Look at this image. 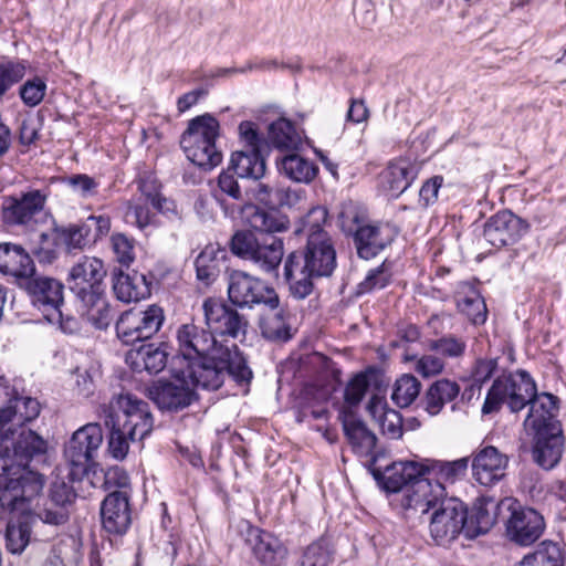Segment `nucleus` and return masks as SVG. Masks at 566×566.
Instances as JSON below:
<instances>
[{
  "mask_svg": "<svg viewBox=\"0 0 566 566\" xmlns=\"http://www.w3.org/2000/svg\"><path fill=\"white\" fill-rule=\"evenodd\" d=\"M328 212L323 207L312 208L302 219V232L307 237L303 252H292L284 263V276L291 294L298 300L307 297L314 289L313 279L328 277L336 269V251L324 230Z\"/></svg>",
  "mask_w": 566,
  "mask_h": 566,
  "instance_id": "f257e3e1",
  "label": "nucleus"
},
{
  "mask_svg": "<svg viewBox=\"0 0 566 566\" xmlns=\"http://www.w3.org/2000/svg\"><path fill=\"white\" fill-rule=\"evenodd\" d=\"M178 373L193 387L206 390L219 389L227 376L233 377L238 382L249 381L252 377L251 369L235 345L185 363L178 367Z\"/></svg>",
  "mask_w": 566,
  "mask_h": 566,
  "instance_id": "f03ea898",
  "label": "nucleus"
},
{
  "mask_svg": "<svg viewBox=\"0 0 566 566\" xmlns=\"http://www.w3.org/2000/svg\"><path fill=\"white\" fill-rule=\"evenodd\" d=\"M220 123L209 113L189 120L180 138V146L187 158L196 166L212 169L222 161V153L217 147Z\"/></svg>",
  "mask_w": 566,
  "mask_h": 566,
  "instance_id": "7ed1b4c3",
  "label": "nucleus"
},
{
  "mask_svg": "<svg viewBox=\"0 0 566 566\" xmlns=\"http://www.w3.org/2000/svg\"><path fill=\"white\" fill-rule=\"evenodd\" d=\"M535 396V381L525 370L499 376L490 387L482 413L497 412L506 403L512 412L521 411Z\"/></svg>",
  "mask_w": 566,
  "mask_h": 566,
  "instance_id": "20e7f679",
  "label": "nucleus"
},
{
  "mask_svg": "<svg viewBox=\"0 0 566 566\" xmlns=\"http://www.w3.org/2000/svg\"><path fill=\"white\" fill-rule=\"evenodd\" d=\"M231 251L242 260L252 262L262 272L272 273L282 261L284 247L277 237L256 235L255 232L243 230L233 234Z\"/></svg>",
  "mask_w": 566,
  "mask_h": 566,
  "instance_id": "39448f33",
  "label": "nucleus"
},
{
  "mask_svg": "<svg viewBox=\"0 0 566 566\" xmlns=\"http://www.w3.org/2000/svg\"><path fill=\"white\" fill-rule=\"evenodd\" d=\"M106 418L127 431L132 441L143 440L154 426L148 403L132 394L115 396L105 408Z\"/></svg>",
  "mask_w": 566,
  "mask_h": 566,
  "instance_id": "423d86ee",
  "label": "nucleus"
},
{
  "mask_svg": "<svg viewBox=\"0 0 566 566\" xmlns=\"http://www.w3.org/2000/svg\"><path fill=\"white\" fill-rule=\"evenodd\" d=\"M228 296L231 304L240 308L275 307L279 304V294L273 286L239 270L228 275Z\"/></svg>",
  "mask_w": 566,
  "mask_h": 566,
  "instance_id": "0eeeda50",
  "label": "nucleus"
},
{
  "mask_svg": "<svg viewBox=\"0 0 566 566\" xmlns=\"http://www.w3.org/2000/svg\"><path fill=\"white\" fill-rule=\"evenodd\" d=\"M112 227L108 216H90L78 223L55 226L53 228L56 244H63L69 251L83 250L106 237Z\"/></svg>",
  "mask_w": 566,
  "mask_h": 566,
  "instance_id": "6e6552de",
  "label": "nucleus"
},
{
  "mask_svg": "<svg viewBox=\"0 0 566 566\" xmlns=\"http://www.w3.org/2000/svg\"><path fill=\"white\" fill-rule=\"evenodd\" d=\"M164 321V311L158 305H149L145 311L132 308L124 312L116 322V333L123 343L134 344L151 338Z\"/></svg>",
  "mask_w": 566,
  "mask_h": 566,
  "instance_id": "1a4fd4ad",
  "label": "nucleus"
},
{
  "mask_svg": "<svg viewBox=\"0 0 566 566\" xmlns=\"http://www.w3.org/2000/svg\"><path fill=\"white\" fill-rule=\"evenodd\" d=\"M49 189H31L19 196H9L2 203V219L10 226L33 228L44 212Z\"/></svg>",
  "mask_w": 566,
  "mask_h": 566,
  "instance_id": "9d476101",
  "label": "nucleus"
},
{
  "mask_svg": "<svg viewBox=\"0 0 566 566\" xmlns=\"http://www.w3.org/2000/svg\"><path fill=\"white\" fill-rule=\"evenodd\" d=\"M102 443V427L96 422L87 423L72 434L64 448V457L73 475L86 472Z\"/></svg>",
  "mask_w": 566,
  "mask_h": 566,
  "instance_id": "9b49d317",
  "label": "nucleus"
},
{
  "mask_svg": "<svg viewBox=\"0 0 566 566\" xmlns=\"http://www.w3.org/2000/svg\"><path fill=\"white\" fill-rule=\"evenodd\" d=\"M19 286L30 295L32 304L42 312L48 322L62 321L63 284L60 281L33 274L20 281Z\"/></svg>",
  "mask_w": 566,
  "mask_h": 566,
  "instance_id": "f8f14e48",
  "label": "nucleus"
},
{
  "mask_svg": "<svg viewBox=\"0 0 566 566\" xmlns=\"http://www.w3.org/2000/svg\"><path fill=\"white\" fill-rule=\"evenodd\" d=\"M467 506L455 497L442 501L430 518L429 530L432 539L438 545H447L458 537L465 535Z\"/></svg>",
  "mask_w": 566,
  "mask_h": 566,
  "instance_id": "ddd939ff",
  "label": "nucleus"
},
{
  "mask_svg": "<svg viewBox=\"0 0 566 566\" xmlns=\"http://www.w3.org/2000/svg\"><path fill=\"white\" fill-rule=\"evenodd\" d=\"M12 446V451L6 444L0 453V475L19 473L32 459L45 455L49 448L48 441L33 430H22Z\"/></svg>",
  "mask_w": 566,
  "mask_h": 566,
  "instance_id": "4468645a",
  "label": "nucleus"
},
{
  "mask_svg": "<svg viewBox=\"0 0 566 566\" xmlns=\"http://www.w3.org/2000/svg\"><path fill=\"white\" fill-rule=\"evenodd\" d=\"M205 322L212 334L234 339L244 337L249 327L248 318L223 301L208 297L202 303Z\"/></svg>",
  "mask_w": 566,
  "mask_h": 566,
  "instance_id": "2eb2a0df",
  "label": "nucleus"
},
{
  "mask_svg": "<svg viewBox=\"0 0 566 566\" xmlns=\"http://www.w3.org/2000/svg\"><path fill=\"white\" fill-rule=\"evenodd\" d=\"M75 493L63 481H55L51 484L46 497H38L32 505L30 516L38 517L41 522L49 525H63L70 518V509L75 499Z\"/></svg>",
  "mask_w": 566,
  "mask_h": 566,
  "instance_id": "dca6fc26",
  "label": "nucleus"
},
{
  "mask_svg": "<svg viewBox=\"0 0 566 566\" xmlns=\"http://www.w3.org/2000/svg\"><path fill=\"white\" fill-rule=\"evenodd\" d=\"M176 363L180 366L203 355H209L224 346L218 344L210 329H205L195 323H186L176 332Z\"/></svg>",
  "mask_w": 566,
  "mask_h": 566,
  "instance_id": "f3484780",
  "label": "nucleus"
},
{
  "mask_svg": "<svg viewBox=\"0 0 566 566\" xmlns=\"http://www.w3.org/2000/svg\"><path fill=\"white\" fill-rule=\"evenodd\" d=\"M106 270L101 259L83 255L71 268L67 283L80 300H91L92 295L104 293L103 280Z\"/></svg>",
  "mask_w": 566,
  "mask_h": 566,
  "instance_id": "a211bd4d",
  "label": "nucleus"
},
{
  "mask_svg": "<svg viewBox=\"0 0 566 566\" xmlns=\"http://www.w3.org/2000/svg\"><path fill=\"white\" fill-rule=\"evenodd\" d=\"M424 475L408 485L401 494L400 504L405 510L426 514L430 510H436L442 501L448 499L444 485Z\"/></svg>",
  "mask_w": 566,
  "mask_h": 566,
  "instance_id": "6ab92c4d",
  "label": "nucleus"
},
{
  "mask_svg": "<svg viewBox=\"0 0 566 566\" xmlns=\"http://www.w3.org/2000/svg\"><path fill=\"white\" fill-rule=\"evenodd\" d=\"M130 492L113 490L101 504L102 526L111 535L122 536L132 524Z\"/></svg>",
  "mask_w": 566,
  "mask_h": 566,
  "instance_id": "aec40b11",
  "label": "nucleus"
},
{
  "mask_svg": "<svg viewBox=\"0 0 566 566\" xmlns=\"http://www.w3.org/2000/svg\"><path fill=\"white\" fill-rule=\"evenodd\" d=\"M187 378L177 371L174 381H157L148 389L149 398L161 410L179 411L187 408L196 399L193 388Z\"/></svg>",
  "mask_w": 566,
  "mask_h": 566,
  "instance_id": "412c9836",
  "label": "nucleus"
},
{
  "mask_svg": "<svg viewBox=\"0 0 566 566\" xmlns=\"http://www.w3.org/2000/svg\"><path fill=\"white\" fill-rule=\"evenodd\" d=\"M545 530L542 514L531 507H518L512 511L506 522L507 537L522 546L536 542Z\"/></svg>",
  "mask_w": 566,
  "mask_h": 566,
  "instance_id": "4be33fe9",
  "label": "nucleus"
},
{
  "mask_svg": "<svg viewBox=\"0 0 566 566\" xmlns=\"http://www.w3.org/2000/svg\"><path fill=\"white\" fill-rule=\"evenodd\" d=\"M526 231L522 219L511 211L503 210L492 216L485 223L483 238L494 248L514 244Z\"/></svg>",
  "mask_w": 566,
  "mask_h": 566,
  "instance_id": "5701e85b",
  "label": "nucleus"
},
{
  "mask_svg": "<svg viewBox=\"0 0 566 566\" xmlns=\"http://www.w3.org/2000/svg\"><path fill=\"white\" fill-rule=\"evenodd\" d=\"M535 431L532 455L534 462L544 470L554 469L560 461L564 437L560 426H551Z\"/></svg>",
  "mask_w": 566,
  "mask_h": 566,
  "instance_id": "b1692460",
  "label": "nucleus"
},
{
  "mask_svg": "<svg viewBox=\"0 0 566 566\" xmlns=\"http://www.w3.org/2000/svg\"><path fill=\"white\" fill-rule=\"evenodd\" d=\"M507 465L509 457L495 447L488 446L473 458V476L481 485L493 486L505 478Z\"/></svg>",
  "mask_w": 566,
  "mask_h": 566,
  "instance_id": "393cba45",
  "label": "nucleus"
},
{
  "mask_svg": "<svg viewBox=\"0 0 566 566\" xmlns=\"http://www.w3.org/2000/svg\"><path fill=\"white\" fill-rule=\"evenodd\" d=\"M40 415V403L31 397L13 396L8 406L0 408V430L9 438L13 434V427L34 420Z\"/></svg>",
  "mask_w": 566,
  "mask_h": 566,
  "instance_id": "a878e982",
  "label": "nucleus"
},
{
  "mask_svg": "<svg viewBox=\"0 0 566 566\" xmlns=\"http://www.w3.org/2000/svg\"><path fill=\"white\" fill-rule=\"evenodd\" d=\"M248 542L252 545L255 558L264 566H282L287 549L273 534L248 525Z\"/></svg>",
  "mask_w": 566,
  "mask_h": 566,
  "instance_id": "bb28decb",
  "label": "nucleus"
},
{
  "mask_svg": "<svg viewBox=\"0 0 566 566\" xmlns=\"http://www.w3.org/2000/svg\"><path fill=\"white\" fill-rule=\"evenodd\" d=\"M394 240V232L389 226L366 224L358 227L354 235L357 253L361 259L376 256Z\"/></svg>",
  "mask_w": 566,
  "mask_h": 566,
  "instance_id": "cd10ccee",
  "label": "nucleus"
},
{
  "mask_svg": "<svg viewBox=\"0 0 566 566\" xmlns=\"http://www.w3.org/2000/svg\"><path fill=\"white\" fill-rule=\"evenodd\" d=\"M0 272L14 276L20 285V281L35 274V265L21 245L0 243Z\"/></svg>",
  "mask_w": 566,
  "mask_h": 566,
  "instance_id": "c85d7f7f",
  "label": "nucleus"
},
{
  "mask_svg": "<svg viewBox=\"0 0 566 566\" xmlns=\"http://www.w3.org/2000/svg\"><path fill=\"white\" fill-rule=\"evenodd\" d=\"M424 474V465L415 461L394 462L382 473L381 482L387 492L405 493L408 485Z\"/></svg>",
  "mask_w": 566,
  "mask_h": 566,
  "instance_id": "c756f323",
  "label": "nucleus"
},
{
  "mask_svg": "<svg viewBox=\"0 0 566 566\" xmlns=\"http://www.w3.org/2000/svg\"><path fill=\"white\" fill-rule=\"evenodd\" d=\"M339 419L353 450L361 457L371 454L376 447L377 438L366 424L357 419L353 412L346 410L340 412Z\"/></svg>",
  "mask_w": 566,
  "mask_h": 566,
  "instance_id": "7c9ffc66",
  "label": "nucleus"
},
{
  "mask_svg": "<svg viewBox=\"0 0 566 566\" xmlns=\"http://www.w3.org/2000/svg\"><path fill=\"white\" fill-rule=\"evenodd\" d=\"M557 402L558 399L554 395L547 392L537 394L535 390V396L528 402L531 407L525 424L532 429L559 426L558 421L555 420L558 410Z\"/></svg>",
  "mask_w": 566,
  "mask_h": 566,
  "instance_id": "2f4dec72",
  "label": "nucleus"
},
{
  "mask_svg": "<svg viewBox=\"0 0 566 566\" xmlns=\"http://www.w3.org/2000/svg\"><path fill=\"white\" fill-rule=\"evenodd\" d=\"M460 394V385L451 379L441 378L433 381L426 390L421 406L429 416L439 415L443 407Z\"/></svg>",
  "mask_w": 566,
  "mask_h": 566,
  "instance_id": "473e14b6",
  "label": "nucleus"
},
{
  "mask_svg": "<svg viewBox=\"0 0 566 566\" xmlns=\"http://www.w3.org/2000/svg\"><path fill=\"white\" fill-rule=\"evenodd\" d=\"M245 219L249 226L258 232L256 235H271L289 229V220L285 216L255 206L247 208Z\"/></svg>",
  "mask_w": 566,
  "mask_h": 566,
  "instance_id": "72a5a7b5",
  "label": "nucleus"
},
{
  "mask_svg": "<svg viewBox=\"0 0 566 566\" xmlns=\"http://www.w3.org/2000/svg\"><path fill=\"white\" fill-rule=\"evenodd\" d=\"M113 290L116 297L125 303L137 302L149 293L146 279L143 274H133L119 271L114 274Z\"/></svg>",
  "mask_w": 566,
  "mask_h": 566,
  "instance_id": "f704fd0d",
  "label": "nucleus"
},
{
  "mask_svg": "<svg viewBox=\"0 0 566 566\" xmlns=\"http://www.w3.org/2000/svg\"><path fill=\"white\" fill-rule=\"evenodd\" d=\"M497 504L493 500H480L470 517H465V537L474 538L488 533L496 521Z\"/></svg>",
  "mask_w": 566,
  "mask_h": 566,
  "instance_id": "c9c22d12",
  "label": "nucleus"
},
{
  "mask_svg": "<svg viewBox=\"0 0 566 566\" xmlns=\"http://www.w3.org/2000/svg\"><path fill=\"white\" fill-rule=\"evenodd\" d=\"M229 170L240 178L260 179L264 176L266 165L261 153L241 149L232 153Z\"/></svg>",
  "mask_w": 566,
  "mask_h": 566,
  "instance_id": "e433bc0d",
  "label": "nucleus"
},
{
  "mask_svg": "<svg viewBox=\"0 0 566 566\" xmlns=\"http://www.w3.org/2000/svg\"><path fill=\"white\" fill-rule=\"evenodd\" d=\"M259 326L263 337L270 340H287L291 337L287 313L279 303L275 307H264Z\"/></svg>",
  "mask_w": 566,
  "mask_h": 566,
  "instance_id": "4c0bfd02",
  "label": "nucleus"
},
{
  "mask_svg": "<svg viewBox=\"0 0 566 566\" xmlns=\"http://www.w3.org/2000/svg\"><path fill=\"white\" fill-rule=\"evenodd\" d=\"M418 175V167L408 159L392 161L385 171L384 180L391 196L397 197L406 191Z\"/></svg>",
  "mask_w": 566,
  "mask_h": 566,
  "instance_id": "58836bf2",
  "label": "nucleus"
},
{
  "mask_svg": "<svg viewBox=\"0 0 566 566\" xmlns=\"http://www.w3.org/2000/svg\"><path fill=\"white\" fill-rule=\"evenodd\" d=\"M367 410L374 419L379 421L382 434L389 439H399L402 436V419L399 412L392 409H386L381 399L373 396Z\"/></svg>",
  "mask_w": 566,
  "mask_h": 566,
  "instance_id": "ea45409f",
  "label": "nucleus"
},
{
  "mask_svg": "<svg viewBox=\"0 0 566 566\" xmlns=\"http://www.w3.org/2000/svg\"><path fill=\"white\" fill-rule=\"evenodd\" d=\"M224 258V250L212 244L207 245L195 260L197 279L206 285L213 283L220 273V265Z\"/></svg>",
  "mask_w": 566,
  "mask_h": 566,
  "instance_id": "a19ab883",
  "label": "nucleus"
},
{
  "mask_svg": "<svg viewBox=\"0 0 566 566\" xmlns=\"http://www.w3.org/2000/svg\"><path fill=\"white\" fill-rule=\"evenodd\" d=\"M134 370H146L149 374H158L167 364V354L165 350L153 344L140 346L137 350L130 352L127 356Z\"/></svg>",
  "mask_w": 566,
  "mask_h": 566,
  "instance_id": "79ce46f5",
  "label": "nucleus"
},
{
  "mask_svg": "<svg viewBox=\"0 0 566 566\" xmlns=\"http://www.w3.org/2000/svg\"><path fill=\"white\" fill-rule=\"evenodd\" d=\"M268 139L273 147L285 151L294 150L301 144V136L294 124L285 117H280L269 125Z\"/></svg>",
  "mask_w": 566,
  "mask_h": 566,
  "instance_id": "37998d69",
  "label": "nucleus"
},
{
  "mask_svg": "<svg viewBox=\"0 0 566 566\" xmlns=\"http://www.w3.org/2000/svg\"><path fill=\"white\" fill-rule=\"evenodd\" d=\"M469 467V459L461 458L454 461L432 460L424 465V474L427 473L433 481L454 483L463 478Z\"/></svg>",
  "mask_w": 566,
  "mask_h": 566,
  "instance_id": "c03bdc74",
  "label": "nucleus"
},
{
  "mask_svg": "<svg viewBox=\"0 0 566 566\" xmlns=\"http://www.w3.org/2000/svg\"><path fill=\"white\" fill-rule=\"evenodd\" d=\"M279 165L284 175L296 182L308 184L318 171L314 163L296 154L284 156Z\"/></svg>",
  "mask_w": 566,
  "mask_h": 566,
  "instance_id": "a18cd8bd",
  "label": "nucleus"
},
{
  "mask_svg": "<svg viewBox=\"0 0 566 566\" xmlns=\"http://www.w3.org/2000/svg\"><path fill=\"white\" fill-rule=\"evenodd\" d=\"M32 516H21L10 521L6 530V547L12 554H21L31 541Z\"/></svg>",
  "mask_w": 566,
  "mask_h": 566,
  "instance_id": "49530a36",
  "label": "nucleus"
},
{
  "mask_svg": "<svg viewBox=\"0 0 566 566\" xmlns=\"http://www.w3.org/2000/svg\"><path fill=\"white\" fill-rule=\"evenodd\" d=\"M11 475L17 481V489L21 502H31L33 499L38 497L45 484L44 475L29 470L28 465H23V470Z\"/></svg>",
  "mask_w": 566,
  "mask_h": 566,
  "instance_id": "de8ad7c7",
  "label": "nucleus"
},
{
  "mask_svg": "<svg viewBox=\"0 0 566 566\" xmlns=\"http://www.w3.org/2000/svg\"><path fill=\"white\" fill-rule=\"evenodd\" d=\"M421 384L411 374L401 375L394 385L392 401L400 408L409 407L419 396Z\"/></svg>",
  "mask_w": 566,
  "mask_h": 566,
  "instance_id": "09e8293b",
  "label": "nucleus"
},
{
  "mask_svg": "<svg viewBox=\"0 0 566 566\" xmlns=\"http://www.w3.org/2000/svg\"><path fill=\"white\" fill-rule=\"evenodd\" d=\"M87 307L86 316L98 329H106L112 323L114 315L108 303L105 300L104 293L101 295H92L91 300H81Z\"/></svg>",
  "mask_w": 566,
  "mask_h": 566,
  "instance_id": "8fccbe9b",
  "label": "nucleus"
},
{
  "mask_svg": "<svg viewBox=\"0 0 566 566\" xmlns=\"http://www.w3.org/2000/svg\"><path fill=\"white\" fill-rule=\"evenodd\" d=\"M391 265L382 262L379 266L370 269L365 279L357 285V294H367L385 289L391 281Z\"/></svg>",
  "mask_w": 566,
  "mask_h": 566,
  "instance_id": "3c124183",
  "label": "nucleus"
},
{
  "mask_svg": "<svg viewBox=\"0 0 566 566\" xmlns=\"http://www.w3.org/2000/svg\"><path fill=\"white\" fill-rule=\"evenodd\" d=\"M111 249L115 261L122 266L129 268L135 261V240L125 233L115 232L109 238Z\"/></svg>",
  "mask_w": 566,
  "mask_h": 566,
  "instance_id": "603ef678",
  "label": "nucleus"
},
{
  "mask_svg": "<svg viewBox=\"0 0 566 566\" xmlns=\"http://www.w3.org/2000/svg\"><path fill=\"white\" fill-rule=\"evenodd\" d=\"M25 71L27 64L24 61L8 60L0 62V99L24 77Z\"/></svg>",
  "mask_w": 566,
  "mask_h": 566,
  "instance_id": "864d4df0",
  "label": "nucleus"
},
{
  "mask_svg": "<svg viewBox=\"0 0 566 566\" xmlns=\"http://www.w3.org/2000/svg\"><path fill=\"white\" fill-rule=\"evenodd\" d=\"M105 424L111 429L108 439V452L116 460H124L129 450L127 431L105 417Z\"/></svg>",
  "mask_w": 566,
  "mask_h": 566,
  "instance_id": "5fc2aeb1",
  "label": "nucleus"
},
{
  "mask_svg": "<svg viewBox=\"0 0 566 566\" xmlns=\"http://www.w3.org/2000/svg\"><path fill=\"white\" fill-rule=\"evenodd\" d=\"M159 188L156 179L151 177L143 178L138 184V189L142 195L140 199H144L145 203H150L157 211L165 212L169 210L167 206L169 202L161 196Z\"/></svg>",
  "mask_w": 566,
  "mask_h": 566,
  "instance_id": "6e6d98bb",
  "label": "nucleus"
},
{
  "mask_svg": "<svg viewBox=\"0 0 566 566\" xmlns=\"http://www.w3.org/2000/svg\"><path fill=\"white\" fill-rule=\"evenodd\" d=\"M46 94V83L41 77H33L25 81L19 88V95L29 107L38 106Z\"/></svg>",
  "mask_w": 566,
  "mask_h": 566,
  "instance_id": "4d7b16f0",
  "label": "nucleus"
},
{
  "mask_svg": "<svg viewBox=\"0 0 566 566\" xmlns=\"http://www.w3.org/2000/svg\"><path fill=\"white\" fill-rule=\"evenodd\" d=\"M369 387V377L365 373L355 375L345 388L344 399L349 407L360 403Z\"/></svg>",
  "mask_w": 566,
  "mask_h": 566,
  "instance_id": "13d9d810",
  "label": "nucleus"
},
{
  "mask_svg": "<svg viewBox=\"0 0 566 566\" xmlns=\"http://www.w3.org/2000/svg\"><path fill=\"white\" fill-rule=\"evenodd\" d=\"M429 348L446 357L457 358L464 354L467 344L463 339L450 335L431 340Z\"/></svg>",
  "mask_w": 566,
  "mask_h": 566,
  "instance_id": "bf43d9fd",
  "label": "nucleus"
},
{
  "mask_svg": "<svg viewBox=\"0 0 566 566\" xmlns=\"http://www.w3.org/2000/svg\"><path fill=\"white\" fill-rule=\"evenodd\" d=\"M239 139L243 149L261 153L264 139L258 129V125L251 120L241 122L239 127Z\"/></svg>",
  "mask_w": 566,
  "mask_h": 566,
  "instance_id": "052dcab7",
  "label": "nucleus"
},
{
  "mask_svg": "<svg viewBox=\"0 0 566 566\" xmlns=\"http://www.w3.org/2000/svg\"><path fill=\"white\" fill-rule=\"evenodd\" d=\"M0 480V509L13 511L21 502L17 481L12 475H1Z\"/></svg>",
  "mask_w": 566,
  "mask_h": 566,
  "instance_id": "680f3d73",
  "label": "nucleus"
},
{
  "mask_svg": "<svg viewBox=\"0 0 566 566\" xmlns=\"http://www.w3.org/2000/svg\"><path fill=\"white\" fill-rule=\"evenodd\" d=\"M331 562V552L321 542L312 543L304 551L298 566H327Z\"/></svg>",
  "mask_w": 566,
  "mask_h": 566,
  "instance_id": "e2e57ef3",
  "label": "nucleus"
},
{
  "mask_svg": "<svg viewBox=\"0 0 566 566\" xmlns=\"http://www.w3.org/2000/svg\"><path fill=\"white\" fill-rule=\"evenodd\" d=\"M497 358L478 359L471 371L472 387L476 386L480 389L483 384L491 379L497 369Z\"/></svg>",
  "mask_w": 566,
  "mask_h": 566,
  "instance_id": "0e129e2a",
  "label": "nucleus"
},
{
  "mask_svg": "<svg viewBox=\"0 0 566 566\" xmlns=\"http://www.w3.org/2000/svg\"><path fill=\"white\" fill-rule=\"evenodd\" d=\"M459 308L473 324H483L486 319V306L479 296L465 297L459 303Z\"/></svg>",
  "mask_w": 566,
  "mask_h": 566,
  "instance_id": "69168bd1",
  "label": "nucleus"
},
{
  "mask_svg": "<svg viewBox=\"0 0 566 566\" xmlns=\"http://www.w3.org/2000/svg\"><path fill=\"white\" fill-rule=\"evenodd\" d=\"M444 369V361L440 357L428 354L416 360L415 370L423 378H430L441 374Z\"/></svg>",
  "mask_w": 566,
  "mask_h": 566,
  "instance_id": "338daca9",
  "label": "nucleus"
},
{
  "mask_svg": "<svg viewBox=\"0 0 566 566\" xmlns=\"http://www.w3.org/2000/svg\"><path fill=\"white\" fill-rule=\"evenodd\" d=\"M66 184L72 188L73 191L77 192L83 198L94 196L98 186V182L94 178L85 174H78L69 177L66 179Z\"/></svg>",
  "mask_w": 566,
  "mask_h": 566,
  "instance_id": "774afa93",
  "label": "nucleus"
}]
</instances>
